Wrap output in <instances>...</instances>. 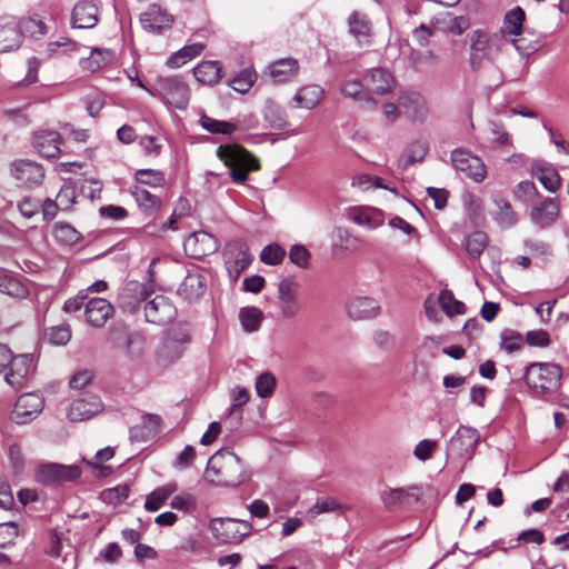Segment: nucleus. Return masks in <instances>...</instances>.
<instances>
[{"instance_id":"obj_58","label":"nucleus","mask_w":569,"mask_h":569,"mask_svg":"<svg viewBox=\"0 0 569 569\" xmlns=\"http://www.w3.org/2000/svg\"><path fill=\"white\" fill-rule=\"evenodd\" d=\"M8 458L11 473L14 477L22 475L26 466L24 456L18 443H12L8 448Z\"/></svg>"},{"instance_id":"obj_24","label":"nucleus","mask_w":569,"mask_h":569,"mask_svg":"<svg viewBox=\"0 0 569 569\" xmlns=\"http://www.w3.org/2000/svg\"><path fill=\"white\" fill-rule=\"evenodd\" d=\"M206 291V279L197 271L189 270L178 287L177 295L189 303L199 300Z\"/></svg>"},{"instance_id":"obj_54","label":"nucleus","mask_w":569,"mask_h":569,"mask_svg":"<svg viewBox=\"0 0 569 569\" xmlns=\"http://www.w3.org/2000/svg\"><path fill=\"white\" fill-rule=\"evenodd\" d=\"M286 257V250L277 242L263 247L260 252V260L267 266H278Z\"/></svg>"},{"instance_id":"obj_12","label":"nucleus","mask_w":569,"mask_h":569,"mask_svg":"<svg viewBox=\"0 0 569 569\" xmlns=\"http://www.w3.org/2000/svg\"><path fill=\"white\" fill-rule=\"evenodd\" d=\"M422 496V486H410L407 488H390L380 495L383 506L389 510L410 508L418 503Z\"/></svg>"},{"instance_id":"obj_50","label":"nucleus","mask_w":569,"mask_h":569,"mask_svg":"<svg viewBox=\"0 0 569 569\" xmlns=\"http://www.w3.org/2000/svg\"><path fill=\"white\" fill-rule=\"evenodd\" d=\"M440 29L451 34L460 36L470 28V19L467 16H451L448 14L440 22Z\"/></svg>"},{"instance_id":"obj_44","label":"nucleus","mask_w":569,"mask_h":569,"mask_svg":"<svg viewBox=\"0 0 569 569\" xmlns=\"http://www.w3.org/2000/svg\"><path fill=\"white\" fill-rule=\"evenodd\" d=\"M199 124L210 133H222L231 134L238 130L241 126L231 121L216 120L204 113L200 116Z\"/></svg>"},{"instance_id":"obj_61","label":"nucleus","mask_w":569,"mask_h":569,"mask_svg":"<svg viewBox=\"0 0 569 569\" xmlns=\"http://www.w3.org/2000/svg\"><path fill=\"white\" fill-rule=\"evenodd\" d=\"M311 253L305 244H292L289 250V260L301 269H307L310 266Z\"/></svg>"},{"instance_id":"obj_59","label":"nucleus","mask_w":569,"mask_h":569,"mask_svg":"<svg viewBox=\"0 0 569 569\" xmlns=\"http://www.w3.org/2000/svg\"><path fill=\"white\" fill-rule=\"evenodd\" d=\"M532 178H560L555 166L543 159H535L530 163Z\"/></svg>"},{"instance_id":"obj_41","label":"nucleus","mask_w":569,"mask_h":569,"mask_svg":"<svg viewBox=\"0 0 569 569\" xmlns=\"http://www.w3.org/2000/svg\"><path fill=\"white\" fill-rule=\"evenodd\" d=\"M257 81V72L253 68L248 67L236 73L228 81V84L239 93H247Z\"/></svg>"},{"instance_id":"obj_22","label":"nucleus","mask_w":569,"mask_h":569,"mask_svg":"<svg viewBox=\"0 0 569 569\" xmlns=\"http://www.w3.org/2000/svg\"><path fill=\"white\" fill-rule=\"evenodd\" d=\"M479 441V432L471 427L461 426L451 438V448L460 458H470Z\"/></svg>"},{"instance_id":"obj_62","label":"nucleus","mask_w":569,"mask_h":569,"mask_svg":"<svg viewBox=\"0 0 569 569\" xmlns=\"http://www.w3.org/2000/svg\"><path fill=\"white\" fill-rule=\"evenodd\" d=\"M426 156L427 147L423 143L411 144L400 159V166L407 169L413 163L422 161Z\"/></svg>"},{"instance_id":"obj_60","label":"nucleus","mask_w":569,"mask_h":569,"mask_svg":"<svg viewBox=\"0 0 569 569\" xmlns=\"http://www.w3.org/2000/svg\"><path fill=\"white\" fill-rule=\"evenodd\" d=\"M523 343L522 336L513 330L506 329L500 335V347L503 351L512 353L518 351Z\"/></svg>"},{"instance_id":"obj_64","label":"nucleus","mask_w":569,"mask_h":569,"mask_svg":"<svg viewBox=\"0 0 569 569\" xmlns=\"http://www.w3.org/2000/svg\"><path fill=\"white\" fill-rule=\"evenodd\" d=\"M130 335H132V331L128 325L123 321H118L110 326L108 339L114 347H120L124 345L127 337Z\"/></svg>"},{"instance_id":"obj_47","label":"nucleus","mask_w":569,"mask_h":569,"mask_svg":"<svg viewBox=\"0 0 569 569\" xmlns=\"http://www.w3.org/2000/svg\"><path fill=\"white\" fill-rule=\"evenodd\" d=\"M526 250L542 263H547L553 256V250L550 243L542 240H525Z\"/></svg>"},{"instance_id":"obj_21","label":"nucleus","mask_w":569,"mask_h":569,"mask_svg":"<svg viewBox=\"0 0 569 569\" xmlns=\"http://www.w3.org/2000/svg\"><path fill=\"white\" fill-rule=\"evenodd\" d=\"M62 138L56 130L41 129L33 134L34 149L46 158H56L60 154Z\"/></svg>"},{"instance_id":"obj_30","label":"nucleus","mask_w":569,"mask_h":569,"mask_svg":"<svg viewBox=\"0 0 569 569\" xmlns=\"http://www.w3.org/2000/svg\"><path fill=\"white\" fill-rule=\"evenodd\" d=\"M325 97V90L318 84H309L299 89L293 97L296 108L313 109Z\"/></svg>"},{"instance_id":"obj_10","label":"nucleus","mask_w":569,"mask_h":569,"mask_svg":"<svg viewBox=\"0 0 569 569\" xmlns=\"http://www.w3.org/2000/svg\"><path fill=\"white\" fill-rule=\"evenodd\" d=\"M451 162L456 171L467 178H486L487 168L485 162L468 149H455L451 152Z\"/></svg>"},{"instance_id":"obj_52","label":"nucleus","mask_w":569,"mask_h":569,"mask_svg":"<svg viewBox=\"0 0 569 569\" xmlns=\"http://www.w3.org/2000/svg\"><path fill=\"white\" fill-rule=\"evenodd\" d=\"M24 288L19 280H17L12 273L3 268H0V292L10 297H19L23 292Z\"/></svg>"},{"instance_id":"obj_57","label":"nucleus","mask_w":569,"mask_h":569,"mask_svg":"<svg viewBox=\"0 0 569 569\" xmlns=\"http://www.w3.org/2000/svg\"><path fill=\"white\" fill-rule=\"evenodd\" d=\"M16 405H18V408H26L31 410V412L39 415L43 410L44 400L40 393L28 392L21 395Z\"/></svg>"},{"instance_id":"obj_18","label":"nucleus","mask_w":569,"mask_h":569,"mask_svg":"<svg viewBox=\"0 0 569 569\" xmlns=\"http://www.w3.org/2000/svg\"><path fill=\"white\" fill-rule=\"evenodd\" d=\"M142 28L152 33H161L171 28L173 17L160 6L151 4L140 14Z\"/></svg>"},{"instance_id":"obj_55","label":"nucleus","mask_w":569,"mask_h":569,"mask_svg":"<svg viewBox=\"0 0 569 569\" xmlns=\"http://www.w3.org/2000/svg\"><path fill=\"white\" fill-rule=\"evenodd\" d=\"M78 49V43L68 39L61 38L56 41H50L47 44V54L49 58H54L63 54H69Z\"/></svg>"},{"instance_id":"obj_9","label":"nucleus","mask_w":569,"mask_h":569,"mask_svg":"<svg viewBox=\"0 0 569 569\" xmlns=\"http://www.w3.org/2000/svg\"><path fill=\"white\" fill-rule=\"evenodd\" d=\"M177 313L176 306L163 295H158L153 299L146 301L144 317L149 323L166 326L176 319Z\"/></svg>"},{"instance_id":"obj_4","label":"nucleus","mask_w":569,"mask_h":569,"mask_svg":"<svg viewBox=\"0 0 569 569\" xmlns=\"http://www.w3.org/2000/svg\"><path fill=\"white\" fill-rule=\"evenodd\" d=\"M147 93L161 100L169 109L186 110L190 102L191 89L181 76L159 77Z\"/></svg>"},{"instance_id":"obj_37","label":"nucleus","mask_w":569,"mask_h":569,"mask_svg":"<svg viewBox=\"0 0 569 569\" xmlns=\"http://www.w3.org/2000/svg\"><path fill=\"white\" fill-rule=\"evenodd\" d=\"M438 303L446 316H463L467 312L466 305L456 299L453 292L449 289H442L438 296Z\"/></svg>"},{"instance_id":"obj_46","label":"nucleus","mask_w":569,"mask_h":569,"mask_svg":"<svg viewBox=\"0 0 569 569\" xmlns=\"http://www.w3.org/2000/svg\"><path fill=\"white\" fill-rule=\"evenodd\" d=\"M12 173L16 178H43V168L31 160H17L12 163Z\"/></svg>"},{"instance_id":"obj_45","label":"nucleus","mask_w":569,"mask_h":569,"mask_svg":"<svg viewBox=\"0 0 569 569\" xmlns=\"http://www.w3.org/2000/svg\"><path fill=\"white\" fill-rule=\"evenodd\" d=\"M349 30L359 43L368 41L370 23L367 16L360 12H353L349 18Z\"/></svg>"},{"instance_id":"obj_39","label":"nucleus","mask_w":569,"mask_h":569,"mask_svg":"<svg viewBox=\"0 0 569 569\" xmlns=\"http://www.w3.org/2000/svg\"><path fill=\"white\" fill-rule=\"evenodd\" d=\"M399 104L408 117L419 119L421 117L425 100L420 93L416 91H407L400 94Z\"/></svg>"},{"instance_id":"obj_2","label":"nucleus","mask_w":569,"mask_h":569,"mask_svg":"<svg viewBox=\"0 0 569 569\" xmlns=\"http://www.w3.org/2000/svg\"><path fill=\"white\" fill-rule=\"evenodd\" d=\"M469 64L479 70L485 61H493L506 46L503 34L487 28L472 30L469 36Z\"/></svg>"},{"instance_id":"obj_53","label":"nucleus","mask_w":569,"mask_h":569,"mask_svg":"<svg viewBox=\"0 0 569 569\" xmlns=\"http://www.w3.org/2000/svg\"><path fill=\"white\" fill-rule=\"evenodd\" d=\"M263 118L272 128H282L286 124V112L274 101L267 100L263 107Z\"/></svg>"},{"instance_id":"obj_56","label":"nucleus","mask_w":569,"mask_h":569,"mask_svg":"<svg viewBox=\"0 0 569 569\" xmlns=\"http://www.w3.org/2000/svg\"><path fill=\"white\" fill-rule=\"evenodd\" d=\"M77 186L72 183V180H67V182L61 186L56 201L61 207L62 211L69 210L77 200Z\"/></svg>"},{"instance_id":"obj_16","label":"nucleus","mask_w":569,"mask_h":569,"mask_svg":"<svg viewBox=\"0 0 569 569\" xmlns=\"http://www.w3.org/2000/svg\"><path fill=\"white\" fill-rule=\"evenodd\" d=\"M347 218L368 230H375L385 223L382 210L370 206H351L346 209Z\"/></svg>"},{"instance_id":"obj_1","label":"nucleus","mask_w":569,"mask_h":569,"mask_svg":"<svg viewBox=\"0 0 569 569\" xmlns=\"http://www.w3.org/2000/svg\"><path fill=\"white\" fill-rule=\"evenodd\" d=\"M204 477L208 482L227 488H237L248 478L240 457L230 448H222L209 458Z\"/></svg>"},{"instance_id":"obj_27","label":"nucleus","mask_w":569,"mask_h":569,"mask_svg":"<svg viewBox=\"0 0 569 569\" xmlns=\"http://www.w3.org/2000/svg\"><path fill=\"white\" fill-rule=\"evenodd\" d=\"M130 193L146 217H154L160 210L162 204L161 198L151 193L146 188L136 184L130 188Z\"/></svg>"},{"instance_id":"obj_63","label":"nucleus","mask_w":569,"mask_h":569,"mask_svg":"<svg viewBox=\"0 0 569 569\" xmlns=\"http://www.w3.org/2000/svg\"><path fill=\"white\" fill-rule=\"evenodd\" d=\"M276 388V378L270 372H262L256 379V391L258 397L269 398Z\"/></svg>"},{"instance_id":"obj_29","label":"nucleus","mask_w":569,"mask_h":569,"mask_svg":"<svg viewBox=\"0 0 569 569\" xmlns=\"http://www.w3.org/2000/svg\"><path fill=\"white\" fill-rule=\"evenodd\" d=\"M526 20V13L522 8L516 7L512 10L508 11L502 21V27L497 33L503 34V41L507 43L510 39L517 36H521L523 30V23Z\"/></svg>"},{"instance_id":"obj_13","label":"nucleus","mask_w":569,"mask_h":569,"mask_svg":"<svg viewBox=\"0 0 569 569\" xmlns=\"http://www.w3.org/2000/svg\"><path fill=\"white\" fill-rule=\"evenodd\" d=\"M184 252L193 259H202L219 249L216 237L207 231H196L183 240Z\"/></svg>"},{"instance_id":"obj_14","label":"nucleus","mask_w":569,"mask_h":569,"mask_svg":"<svg viewBox=\"0 0 569 569\" xmlns=\"http://www.w3.org/2000/svg\"><path fill=\"white\" fill-rule=\"evenodd\" d=\"M100 17V4L94 0H80L72 10L71 26L76 29H91Z\"/></svg>"},{"instance_id":"obj_35","label":"nucleus","mask_w":569,"mask_h":569,"mask_svg":"<svg viewBox=\"0 0 569 569\" xmlns=\"http://www.w3.org/2000/svg\"><path fill=\"white\" fill-rule=\"evenodd\" d=\"M204 46L202 43L186 44L178 51L173 52L166 61L167 67L177 69L192 59L197 58L203 51Z\"/></svg>"},{"instance_id":"obj_19","label":"nucleus","mask_w":569,"mask_h":569,"mask_svg":"<svg viewBox=\"0 0 569 569\" xmlns=\"http://www.w3.org/2000/svg\"><path fill=\"white\" fill-rule=\"evenodd\" d=\"M21 42L19 18L9 14L0 17V53L18 49Z\"/></svg>"},{"instance_id":"obj_7","label":"nucleus","mask_w":569,"mask_h":569,"mask_svg":"<svg viewBox=\"0 0 569 569\" xmlns=\"http://www.w3.org/2000/svg\"><path fill=\"white\" fill-rule=\"evenodd\" d=\"M81 475V467L74 463L42 462L36 469L34 479L39 485L49 487L63 482H73Z\"/></svg>"},{"instance_id":"obj_23","label":"nucleus","mask_w":569,"mask_h":569,"mask_svg":"<svg viewBox=\"0 0 569 569\" xmlns=\"http://www.w3.org/2000/svg\"><path fill=\"white\" fill-rule=\"evenodd\" d=\"M348 317L353 321L369 320L379 313V303L370 297H355L346 306Z\"/></svg>"},{"instance_id":"obj_42","label":"nucleus","mask_w":569,"mask_h":569,"mask_svg":"<svg viewBox=\"0 0 569 569\" xmlns=\"http://www.w3.org/2000/svg\"><path fill=\"white\" fill-rule=\"evenodd\" d=\"M239 320L243 331L254 332L261 326V322L263 320V313L257 307H243L239 311Z\"/></svg>"},{"instance_id":"obj_17","label":"nucleus","mask_w":569,"mask_h":569,"mask_svg":"<svg viewBox=\"0 0 569 569\" xmlns=\"http://www.w3.org/2000/svg\"><path fill=\"white\" fill-rule=\"evenodd\" d=\"M559 212L558 201L553 198H546L532 207L530 220L537 229L545 230L557 221Z\"/></svg>"},{"instance_id":"obj_31","label":"nucleus","mask_w":569,"mask_h":569,"mask_svg":"<svg viewBox=\"0 0 569 569\" xmlns=\"http://www.w3.org/2000/svg\"><path fill=\"white\" fill-rule=\"evenodd\" d=\"M193 76L200 83L216 84L222 78V66L219 61H202L193 68Z\"/></svg>"},{"instance_id":"obj_25","label":"nucleus","mask_w":569,"mask_h":569,"mask_svg":"<svg viewBox=\"0 0 569 569\" xmlns=\"http://www.w3.org/2000/svg\"><path fill=\"white\" fill-rule=\"evenodd\" d=\"M101 409L102 402L99 397L80 398L72 401L67 417L71 422L83 421L100 412Z\"/></svg>"},{"instance_id":"obj_36","label":"nucleus","mask_w":569,"mask_h":569,"mask_svg":"<svg viewBox=\"0 0 569 569\" xmlns=\"http://www.w3.org/2000/svg\"><path fill=\"white\" fill-rule=\"evenodd\" d=\"M369 81L371 90L378 94L391 92L396 86L392 74L383 68L371 70L369 73Z\"/></svg>"},{"instance_id":"obj_3","label":"nucleus","mask_w":569,"mask_h":569,"mask_svg":"<svg viewBox=\"0 0 569 569\" xmlns=\"http://www.w3.org/2000/svg\"><path fill=\"white\" fill-rule=\"evenodd\" d=\"M561 378V367L552 362H532L525 370L526 385L536 397L557 393Z\"/></svg>"},{"instance_id":"obj_40","label":"nucleus","mask_w":569,"mask_h":569,"mask_svg":"<svg viewBox=\"0 0 569 569\" xmlns=\"http://www.w3.org/2000/svg\"><path fill=\"white\" fill-rule=\"evenodd\" d=\"M52 234L57 242L64 246H74L81 239L82 234L68 222L59 221L53 226Z\"/></svg>"},{"instance_id":"obj_48","label":"nucleus","mask_w":569,"mask_h":569,"mask_svg":"<svg viewBox=\"0 0 569 569\" xmlns=\"http://www.w3.org/2000/svg\"><path fill=\"white\" fill-rule=\"evenodd\" d=\"M488 243V237L482 231H475L470 233L465 240V249L470 258H479Z\"/></svg>"},{"instance_id":"obj_20","label":"nucleus","mask_w":569,"mask_h":569,"mask_svg":"<svg viewBox=\"0 0 569 569\" xmlns=\"http://www.w3.org/2000/svg\"><path fill=\"white\" fill-rule=\"evenodd\" d=\"M113 306L104 298H91L86 303V321L93 328H101L113 315Z\"/></svg>"},{"instance_id":"obj_43","label":"nucleus","mask_w":569,"mask_h":569,"mask_svg":"<svg viewBox=\"0 0 569 569\" xmlns=\"http://www.w3.org/2000/svg\"><path fill=\"white\" fill-rule=\"evenodd\" d=\"M123 347L126 349V356L129 360H140L144 353L146 336L139 330H133L132 335L127 337V341L124 342Z\"/></svg>"},{"instance_id":"obj_5","label":"nucleus","mask_w":569,"mask_h":569,"mask_svg":"<svg viewBox=\"0 0 569 569\" xmlns=\"http://www.w3.org/2000/svg\"><path fill=\"white\" fill-rule=\"evenodd\" d=\"M191 342V335L184 328H171L164 331L154 351L158 367L168 368L178 362Z\"/></svg>"},{"instance_id":"obj_34","label":"nucleus","mask_w":569,"mask_h":569,"mask_svg":"<svg viewBox=\"0 0 569 569\" xmlns=\"http://www.w3.org/2000/svg\"><path fill=\"white\" fill-rule=\"evenodd\" d=\"M509 42L522 57H529L542 47V41L531 31L526 30L521 36L510 38Z\"/></svg>"},{"instance_id":"obj_8","label":"nucleus","mask_w":569,"mask_h":569,"mask_svg":"<svg viewBox=\"0 0 569 569\" xmlns=\"http://www.w3.org/2000/svg\"><path fill=\"white\" fill-rule=\"evenodd\" d=\"M153 293L151 284L141 283L136 280L128 281L118 297V306L124 312L134 315L142 302Z\"/></svg>"},{"instance_id":"obj_32","label":"nucleus","mask_w":569,"mask_h":569,"mask_svg":"<svg viewBox=\"0 0 569 569\" xmlns=\"http://www.w3.org/2000/svg\"><path fill=\"white\" fill-rule=\"evenodd\" d=\"M493 203L496 210L493 211V220L500 228L508 229L518 222V216L513 211L511 204L502 197L495 196Z\"/></svg>"},{"instance_id":"obj_6","label":"nucleus","mask_w":569,"mask_h":569,"mask_svg":"<svg viewBox=\"0 0 569 569\" xmlns=\"http://www.w3.org/2000/svg\"><path fill=\"white\" fill-rule=\"evenodd\" d=\"M217 157L230 170V178H247L249 173L260 168L259 160L244 148L238 144L220 146Z\"/></svg>"},{"instance_id":"obj_51","label":"nucleus","mask_w":569,"mask_h":569,"mask_svg":"<svg viewBox=\"0 0 569 569\" xmlns=\"http://www.w3.org/2000/svg\"><path fill=\"white\" fill-rule=\"evenodd\" d=\"M489 132L491 134V142L496 147L513 148L511 134L507 131L503 123L499 121L488 122Z\"/></svg>"},{"instance_id":"obj_33","label":"nucleus","mask_w":569,"mask_h":569,"mask_svg":"<svg viewBox=\"0 0 569 569\" xmlns=\"http://www.w3.org/2000/svg\"><path fill=\"white\" fill-rule=\"evenodd\" d=\"M114 453L116 447L108 446L102 449H99L96 452L93 460L82 457L81 461L86 463L88 467L94 469L97 471V477L106 478L112 473V467L104 466L101 462L111 460L114 457Z\"/></svg>"},{"instance_id":"obj_26","label":"nucleus","mask_w":569,"mask_h":569,"mask_svg":"<svg viewBox=\"0 0 569 569\" xmlns=\"http://www.w3.org/2000/svg\"><path fill=\"white\" fill-rule=\"evenodd\" d=\"M299 71V63L293 58H283L273 61L268 67V73L274 84H283L291 81Z\"/></svg>"},{"instance_id":"obj_38","label":"nucleus","mask_w":569,"mask_h":569,"mask_svg":"<svg viewBox=\"0 0 569 569\" xmlns=\"http://www.w3.org/2000/svg\"><path fill=\"white\" fill-rule=\"evenodd\" d=\"M114 53L110 49L94 48L88 58L82 59L80 64L83 70L94 72L111 62Z\"/></svg>"},{"instance_id":"obj_11","label":"nucleus","mask_w":569,"mask_h":569,"mask_svg":"<svg viewBox=\"0 0 569 569\" xmlns=\"http://www.w3.org/2000/svg\"><path fill=\"white\" fill-rule=\"evenodd\" d=\"M34 358L32 353H22L14 356L9 363V371L4 376L6 382L16 390L26 387L29 377L34 370Z\"/></svg>"},{"instance_id":"obj_15","label":"nucleus","mask_w":569,"mask_h":569,"mask_svg":"<svg viewBox=\"0 0 569 569\" xmlns=\"http://www.w3.org/2000/svg\"><path fill=\"white\" fill-rule=\"evenodd\" d=\"M209 529L223 545L240 543L244 539L239 529V520L234 518H214L210 520Z\"/></svg>"},{"instance_id":"obj_49","label":"nucleus","mask_w":569,"mask_h":569,"mask_svg":"<svg viewBox=\"0 0 569 569\" xmlns=\"http://www.w3.org/2000/svg\"><path fill=\"white\" fill-rule=\"evenodd\" d=\"M19 29L21 30V38L27 36L38 39L47 33L46 23L32 17L19 19Z\"/></svg>"},{"instance_id":"obj_28","label":"nucleus","mask_w":569,"mask_h":569,"mask_svg":"<svg viewBox=\"0 0 569 569\" xmlns=\"http://www.w3.org/2000/svg\"><path fill=\"white\" fill-rule=\"evenodd\" d=\"M224 264H241L242 261L248 260V267L253 261V256L250 253L249 247L243 239L237 238L228 241L222 250Z\"/></svg>"}]
</instances>
